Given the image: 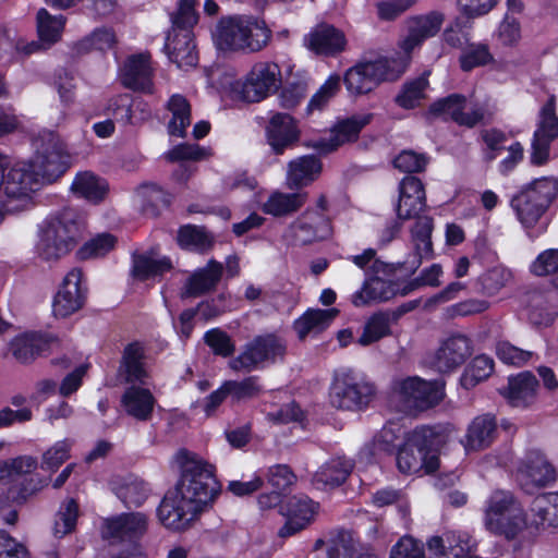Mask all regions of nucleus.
<instances>
[{
  "label": "nucleus",
  "instance_id": "obj_45",
  "mask_svg": "<svg viewBox=\"0 0 558 558\" xmlns=\"http://www.w3.org/2000/svg\"><path fill=\"white\" fill-rule=\"evenodd\" d=\"M306 193H281L276 192L269 196L263 206L266 214L280 217L299 210L306 202Z\"/></svg>",
  "mask_w": 558,
  "mask_h": 558
},
{
  "label": "nucleus",
  "instance_id": "obj_61",
  "mask_svg": "<svg viewBox=\"0 0 558 558\" xmlns=\"http://www.w3.org/2000/svg\"><path fill=\"white\" fill-rule=\"evenodd\" d=\"M530 271L537 277L558 272V248H547L541 252L530 265Z\"/></svg>",
  "mask_w": 558,
  "mask_h": 558
},
{
  "label": "nucleus",
  "instance_id": "obj_39",
  "mask_svg": "<svg viewBox=\"0 0 558 558\" xmlns=\"http://www.w3.org/2000/svg\"><path fill=\"white\" fill-rule=\"evenodd\" d=\"M144 349L138 342L126 345L123 352L120 374L126 383L146 385L147 372L143 363Z\"/></svg>",
  "mask_w": 558,
  "mask_h": 558
},
{
  "label": "nucleus",
  "instance_id": "obj_26",
  "mask_svg": "<svg viewBox=\"0 0 558 558\" xmlns=\"http://www.w3.org/2000/svg\"><path fill=\"white\" fill-rule=\"evenodd\" d=\"M151 77L153 70L148 53L133 54L124 62L121 81L126 88L135 92L150 93Z\"/></svg>",
  "mask_w": 558,
  "mask_h": 558
},
{
  "label": "nucleus",
  "instance_id": "obj_56",
  "mask_svg": "<svg viewBox=\"0 0 558 558\" xmlns=\"http://www.w3.org/2000/svg\"><path fill=\"white\" fill-rule=\"evenodd\" d=\"M390 333V318L385 313L374 314L366 323L359 343L367 345Z\"/></svg>",
  "mask_w": 558,
  "mask_h": 558
},
{
  "label": "nucleus",
  "instance_id": "obj_59",
  "mask_svg": "<svg viewBox=\"0 0 558 558\" xmlns=\"http://www.w3.org/2000/svg\"><path fill=\"white\" fill-rule=\"evenodd\" d=\"M226 388L229 389L230 396L236 401L255 398L262 391L257 376H250L239 381L228 380L226 381Z\"/></svg>",
  "mask_w": 558,
  "mask_h": 558
},
{
  "label": "nucleus",
  "instance_id": "obj_49",
  "mask_svg": "<svg viewBox=\"0 0 558 558\" xmlns=\"http://www.w3.org/2000/svg\"><path fill=\"white\" fill-rule=\"evenodd\" d=\"M494 60L489 47L483 43H469L459 58L460 68L464 72L484 66Z\"/></svg>",
  "mask_w": 558,
  "mask_h": 558
},
{
  "label": "nucleus",
  "instance_id": "obj_42",
  "mask_svg": "<svg viewBox=\"0 0 558 558\" xmlns=\"http://www.w3.org/2000/svg\"><path fill=\"white\" fill-rule=\"evenodd\" d=\"M178 242L184 250L206 254L214 247L215 238L204 227L186 225L178 232Z\"/></svg>",
  "mask_w": 558,
  "mask_h": 558
},
{
  "label": "nucleus",
  "instance_id": "obj_13",
  "mask_svg": "<svg viewBox=\"0 0 558 558\" xmlns=\"http://www.w3.org/2000/svg\"><path fill=\"white\" fill-rule=\"evenodd\" d=\"M392 390L409 407L421 410L438 404L444 398L441 383L424 380L418 376L395 379Z\"/></svg>",
  "mask_w": 558,
  "mask_h": 558
},
{
  "label": "nucleus",
  "instance_id": "obj_17",
  "mask_svg": "<svg viewBox=\"0 0 558 558\" xmlns=\"http://www.w3.org/2000/svg\"><path fill=\"white\" fill-rule=\"evenodd\" d=\"M445 22V14L440 11H430L426 14L415 15L408 20V34L400 40V48L410 54L420 48L425 40L435 37Z\"/></svg>",
  "mask_w": 558,
  "mask_h": 558
},
{
  "label": "nucleus",
  "instance_id": "obj_52",
  "mask_svg": "<svg viewBox=\"0 0 558 558\" xmlns=\"http://www.w3.org/2000/svg\"><path fill=\"white\" fill-rule=\"evenodd\" d=\"M198 63V54L194 43V33H177V66L189 71Z\"/></svg>",
  "mask_w": 558,
  "mask_h": 558
},
{
  "label": "nucleus",
  "instance_id": "obj_8",
  "mask_svg": "<svg viewBox=\"0 0 558 558\" xmlns=\"http://www.w3.org/2000/svg\"><path fill=\"white\" fill-rule=\"evenodd\" d=\"M558 194V183L539 178L526 185L511 199V207L524 228L534 227Z\"/></svg>",
  "mask_w": 558,
  "mask_h": 558
},
{
  "label": "nucleus",
  "instance_id": "obj_19",
  "mask_svg": "<svg viewBox=\"0 0 558 558\" xmlns=\"http://www.w3.org/2000/svg\"><path fill=\"white\" fill-rule=\"evenodd\" d=\"M223 264L211 258L204 267L189 274L181 289V298H199L216 290L222 276Z\"/></svg>",
  "mask_w": 558,
  "mask_h": 558
},
{
  "label": "nucleus",
  "instance_id": "obj_57",
  "mask_svg": "<svg viewBox=\"0 0 558 558\" xmlns=\"http://www.w3.org/2000/svg\"><path fill=\"white\" fill-rule=\"evenodd\" d=\"M319 505L306 496H292L287 502V514L299 520L305 521L307 526L316 515Z\"/></svg>",
  "mask_w": 558,
  "mask_h": 558
},
{
  "label": "nucleus",
  "instance_id": "obj_1",
  "mask_svg": "<svg viewBox=\"0 0 558 558\" xmlns=\"http://www.w3.org/2000/svg\"><path fill=\"white\" fill-rule=\"evenodd\" d=\"M221 493L216 468L186 448L177 451V532L192 527Z\"/></svg>",
  "mask_w": 558,
  "mask_h": 558
},
{
  "label": "nucleus",
  "instance_id": "obj_47",
  "mask_svg": "<svg viewBox=\"0 0 558 558\" xmlns=\"http://www.w3.org/2000/svg\"><path fill=\"white\" fill-rule=\"evenodd\" d=\"M64 23L63 15L52 16L46 9H40L37 13V31L40 41L47 46L58 41Z\"/></svg>",
  "mask_w": 558,
  "mask_h": 558
},
{
  "label": "nucleus",
  "instance_id": "obj_6",
  "mask_svg": "<svg viewBox=\"0 0 558 558\" xmlns=\"http://www.w3.org/2000/svg\"><path fill=\"white\" fill-rule=\"evenodd\" d=\"M35 155L28 163L38 182L51 183L69 167V155L64 143L52 131H41L33 142Z\"/></svg>",
  "mask_w": 558,
  "mask_h": 558
},
{
  "label": "nucleus",
  "instance_id": "obj_51",
  "mask_svg": "<svg viewBox=\"0 0 558 558\" xmlns=\"http://www.w3.org/2000/svg\"><path fill=\"white\" fill-rule=\"evenodd\" d=\"M493 369L494 362L490 357L486 355H477L465 368L461 377V384L464 388L470 389L489 377Z\"/></svg>",
  "mask_w": 558,
  "mask_h": 558
},
{
  "label": "nucleus",
  "instance_id": "obj_60",
  "mask_svg": "<svg viewBox=\"0 0 558 558\" xmlns=\"http://www.w3.org/2000/svg\"><path fill=\"white\" fill-rule=\"evenodd\" d=\"M197 0H179L177 5V33L193 32L198 22Z\"/></svg>",
  "mask_w": 558,
  "mask_h": 558
},
{
  "label": "nucleus",
  "instance_id": "obj_62",
  "mask_svg": "<svg viewBox=\"0 0 558 558\" xmlns=\"http://www.w3.org/2000/svg\"><path fill=\"white\" fill-rule=\"evenodd\" d=\"M340 87V76L331 75L320 86V88L313 95L308 105L307 111L313 112L315 110H322L327 102L337 94Z\"/></svg>",
  "mask_w": 558,
  "mask_h": 558
},
{
  "label": "nucleus",
  "instance_id": "obj_12",
  "mask_svg": "<svg viewBox=\"0 0 558 558\" xmlns=\"http://www.w3.org/2000/svg\"><path fill=\"white\" fill-rule=\"evenodd\" d=\"M555 97L550 96L538 114L537 128L531 142L530 162L544 166L550 158L551 143L558 137V118L555 112Z\"/></svg>",
  "mask_w": 558,
  "mask_h": 558
},
{
  "label": "nucleus",
  "instance_id": "obj_10",
  "mask_svg": "<svg viewBox=\"0 0 558 558\" xmlns=\"http://www.w3.org/2000/svg\"><path fill=\"white\" fill-rule=\"evenodd\" d=\"M397 62L388 59L360 62L350 68L343 77L351 95H363L375 89L384 81L397 80L403 70H396Z\"/></svg>",
  "mask_w": 558,
  "mask_h": 558
},
{
  "label": "nucleus",
  "instance_id": "obj_9",
  "mask_svg": "<svg viewBox=\"0 0 558 558\" xmlns=\"http://www.w3.org/2000/svg\"><path fill=\"white\" fill-rule=\"evenodd\" d=\"M286 352L287 343L282 338L272 333L257 336L229 365L235 372H251L282 360Z\"/></svg>",
  "mask_w": 558,
  "mask_h": 558
},
{
  "label": "nucleus",
  "instance_id": "obj_23",
  "mask_svg": "<svg viewBox=\"0 0 558 558\" xmlns=\"http://www.w3.org/2000/svg\"><path fill=\"white\" fill-rule=\"evenodd\" d=\"M38 180L31 170L28 163L16 162L11 168L8 167L3 184V199L9 205L13 199H26L29 194L36 190Z\"/></svg>",
  "mask_w": 558,
  "mask_h": 558
},
{
  "label": "nucleus",
  "instance_id": "obj_27",
  "mask_svg": "<svg viewBox=\"0 0 558 558\" xmlns=\"http://www.w3.org/2000/svg\"><path fill=\"white\" fill-rule=\"evenodd\" d=\"M299 135L296 121L288 113L272 114L266 126L267 142L276 154H282L299 140Z\"/></svg>",
  "mask_w": 558,
  "mask_h": 558
},
{
  "label": "nucleus",
  "instance_id": "obj_36",
  "mask_svg": "<svg viewBox=\"0 0 558 558\" xmlns=\"http://www.w3.org/2000/svg\"><path fill=\"white\" fill-rule=\"evenodd\" d=\"M144 215L156 218L170 208L172 195L156 183H143L136 189Z\"/></svg>",
  "mask_w": 558,
  "mask_h": 558
},
{
  "label": "nucleus",
  "instance_id": "obj_50",
  "mask_svg": "<svg viewBox=\"0 0 558 558\" xmlns=\"http://www.w3.org/2000/svg\"><path fill=\"white\" fill-rule=\"evenodd\" d=\"M117 244V238L108 232L99 233L85 242L77 251L80 259H92L106 256Z\"/></svg>",
  "mask_w": 558,
  "mask_h": 558
},
{
  "label": "nucleus",
  "instance_id": "obj_24",
  "mask_svg": "<svg viewBox=\"0 0 558 558\" xmlns=\"http://www.w3.org/2000/svg\"><path fill=\"white\" fill-rule=\"evenodd\" d=\"M538 380L531 372H522L509 377L508 386L501 390L507 402L519 409H529L537 401Z\"/></svg>",
  "mask_w": 558,
  "mask_h": 558
},
{
  "label": "nucleus",
  "instance_id": "obj_53",
  "mask_svg": "<svg viewBox=\"0 0 558 558\" xmlns=\"http://www.w3.org/2000/svg\"><path fill=\"white\" fill-rule=\"evenodd\" d=\"M116 495L126 507H140L147 498V484L138 478H129L117 488Z\"/></svg>",
  "mask_w": 558,
  "mask_h": 558
},
{
  "label": "nucleus",
  "instance_id": "obj_48",
  "mask_svg": "<svg viewBox=\"0 0 558 558\" xmlns=\"http://www.w3.org/2000/svg\"><path fill=\"white\" fill-rule=\"evenodd\" d=\"M415 223L411 229L412 241L420 258L428 256L432 252L430 235L433 231V219L426 215H418L414 218Z\"/></svg>",
  "mask_w": 558,
  "mask_h": 558
},
{
  "label": "nucleus",
  "instance_id": "obj_38",
  "mask_svg": "<svg viewBox=\"0 0 558 558\" xmlns=\"http://www.w3.org/2000/svg\"><path fill=\"white\" fill-rule=\"evenodd\" d=\"M121 403L129 415L146 421L151 415L155 398L149 389L132 385L124 391Z\"/></svg>",
  "mask_w": 558,
  "mask_h": 558
},
{
  "label": "nucleus",
  "instance_id": "obj_2",
  "mask_svg": "<svg viewBox=\"0 0 558 558\" xmlns=\"http://www.w3.org/2000/svg\"><path fill=\"white\" fill-rule=\"evenodd\" d=\"M272 37L266 22L253 15L222 16L213 32L219 51L254 53L268 46Z\"/></svg>",
  "mask_w": 558,
  "mask_h": 558
},
{
  "label": "nucleus",
  "instance_id": "obj_43",
  "mask_svg": "<svg viewBox=\"0 0 558 558\" xmlns=\"http://www.w3.org/2000/svg\"><path fill=\"white\" fill-rule=\"evenodd\" d=\"M337 315L338 310L336 308H311L295 320L294 328L299 337L303 339L310 332H317L327 328Z\"/></svg>",
  "mask_w": 558,
  "mask_h": 558
},
{
  "label": "nucleus",
  "instance_id": "obj_46",
  "mask_svg": "<svg viewBox=\"0 0 558 558\" xmlns=\"http://www.w3.org/2000/svg\"><path fill=\"white\" fill-rule=\"evenodd\" d=\"M427 87L428 80L426 74L410 80L403 84L401 92L396 97V102L403 109H413L425 98Z\"/></svg>",
  "mask_w": 558,
  "mask_h": 558
},
{
  "label": "nucleus",
  "instance_id": "obj_16",
  "mask_svg": "<svg viewBox=\"0 0 558 558\" xmlns=\"http://www.w3.org/2000/svg\"><path fill=\"white\" fill-rule=\"evenodd\" d=\"M372 114L353 116L339 121L331 130L328 138L311 140L306 147L328 154L338 149L341 145L356 141L361 130L371 122Z\"/></svg>",
  "mask_w": 558,
  "mask_h": 558
},
{
  "label": "nucleus",
  "instance_id": "obj_44",
  "mask_svg": "<svg viewBox=\"0 0 558 558\" xmlns=\"http://www.w3.org/2000/svg\"><path fill=\"white\" fill-rule=\"evenodd\" d=\"M535 517L533 524L558 527V493H546L536 496L531 505Z\"/></svg>",
  "mask_w": 558,
  "mask_h": 558
},
{
  "label": "nucleus",
  "instance_id": "obj_5",
  "mask_svg": "<svg viewBox=\"0 0 558 558\" xmlns=\"http://www.w3.org/2000/svg\"><path fill=\"white\" fill-rule=\"evenodd\" d=\"M485 529L507 539H513L526 526V519L521 505L508 490L497 489L485 501Z\"/></svg>",
  "mask_w": 558,
  "mask_h": 558
},
{
  "label": "nucleus",
  "instance_id": "obj_35",
  "mask_svg": "<svg viewBox=\"0 0 558 558\" xmlns=\"http://www.w3.org/2000/svg\"><path fill=\"white\" fill-rule=\"evenodd\" d=\"M352 470L353 463L350 459L343 457L332 458L315 472L313 484L320 489L337 487L344 483Z\"/></svg>",
  "mask_w": 558,
  "mask_h": 558
},
{
  "label": "nucleus",
  "instance_id": "obj_15",
  "mask_svg": "<svg viewBox=\"0 0 558 558\" xmlns=\"http://www.w3.org/2000/svg\"><path fill=\"white\" fill-rule=\"evenodd\" d=\"M289 233L295 245L323 241L331 234L330 220L324 214L307 209L290 225Z\"/></svg>",
  "mask_w": 558,
  "mask_h": 558
},
{
  "label": "nucleus",
  "instance_id": "obj_21",
  "mask_svg": "<svg viewBox=\"0 0 558 558\" xmlns=\"http://www.w3.org/2000/svg\"><path fill=\"white\" fill-rule=\"evenodd\" d=\"M82 277L78 268H73L64 277L53 300L54 316L68 317L83 306L85 294L81 287Z\"/></svg>",
  "mask_w": 558,
  "mask_h": 558
},
{
  "label": "nucleus",
  "instance_id": "obj_34",
  "mask_svg": "<svg viewBox=\"0 0 558 558\" xmlns=\"http://www.w3.org/2000/svg\"><path fill=\"white\" fill-rule=\"evenodd\" d=\"M51 341L50 336L25 333L12 340L10 351L17 362L26 364L44 353L50 347Z\"/></svg>",
  "mask_w": 558,
  "mask_h": 558
},
{
  "label": "nucleus",
  "instance_id": "obj_64",
  "mask_svg": "<svg viewBox=\"0 0 558 558\" xmlns=\"http://www.w3.org/2000/svg\"><path fill=\"white\" fill-rule=\"evenodd\" d=\"M389 558H425L424 544L412 536H403L391 547Z\"/></svg>",
  "mask_w": 558,
  "mask_h": 558
},
{
  "label": "nucleus",
  "instance_id": "obj_33",
  "mask_svg": "<svg viewBox=\"0 0 558 558\" xmlns=\"http://www.w3.org/2000/svg\"><path fill=\"white\" fill-rule=\"evenodd\" d=\"M398 288L390 280L372 277L364 281L362 288L353 293L352 304L362 307L372 303L386 302L397 294Z\"/></svg>",
  "mask_w": 558,
  "mask_h": 558
},
{
  "label": "nucleus",
  "instance_id": "obj_3",
  "mask_svg": "<svg viewBox=\"0 0 558 558\" xmlns=\"http://www.w3.org/2000/svg\"><path fill=\"white\" fill-rule=\"evenodd\" d=\"M447 442V435L435 427L421 426L408 434L398 451L397 465L405 474L422 469L432 473L439 468V451Z\"/></svg>",
  "mask_w": 558,
  "mask_h": 558
},
{
  "label": "nucleus",
  "instance_id": "obj_55",
  "mask_svg": "<svg viewBox=\"0 0 558 558\" xmlns=\"http://www.w3.org/2000/svg\"><path fill=\"white\" fill-rule=\"evenodd\" d=\"M78 505L74 499L65 500L56 515L53 532L57 537L71 533L76 525Z\"/></svg>",
  "mask_w": 558,
  "mask_h": 558
},
{
  "label": "nucleus",
  "instance_id": "obj_32",
  "mask_svg": "<svg viewBox=\"0 0 558 558\" xmlns=\"http://www.w3.org/2000/svg\"><path fill=\"white\" fill-rule=\"evenodd\" d=\"M518 476L522 487L532 492L533 488L545 487L555 482L556 471L543 456L536 454L529 459Z\"/></svg>",
  "mask_w": 558,
  "mask_h": 558
},
{
  "label": "nucleus",
  "instance_id": "obj_58",
  "mask_svg": "<svg viewBox=\"0 0 558 558\" xmlns=\"http://www.w3.org/2000/svg\"><path fill=\"white\" fill-rule=\"evenodd\" d=\"M513 278L512 271L501 265L488 269L482 277V286L486 294L495 295L508 286Z\"/></svg>",
  "mask_w": 558,
  "mask_h": 558
},
{
  "label": "nucleus",
  "instance_id": "obj_63",
  "mask_svg": "<svg viewBox=\"0 0 558 558\" xmlns=\"http://www.w3.org/2000/svg\"><path fill=\"white\" fill-rule=\"evenodd\" d=\"M496 354L502 363L518 367L526 364L533 355L531 351L522 350L507 341L497 344Z\"/></svg>",
  "mask_w": 558,
  "mask_h": 558
},
{
  "label": "nucleus",
  "instance_id": "obj_20",
  "mask_svg": "<svg viewBox=\"0 0 558 558\" xmlns=\"http://www.w3.org/2000/svg\"><path fill=\"white\" fill-rule=\"evenodd\" d=\"M426 193L422 181L407 175L399 184V198L396 214L400 220H410L426 209Z\"/></svg>",
  "mask_w": 558,
  "mask_h": 558
},
{
  "label": "nucleus",
  "instance_id": "obj_29",
  "mask_svg": "<svg viewBox=\"0 0 558 558\" xmlns=\"http://www.w3.org/2000/svg\"><path fill=\"white\" fill-rule=\"evenodd\" d=\"M131 259L130 276L137 281L162 277L172 269V260L170 257L160 256L153 251L134 252Z\"/></svg>",
  "mask_w": 558,
  "mask_h": 558
},
{
  "label": "nucleus",
  "instance_id": "obj_4",
  "mask_svg": "<svg viewBox=\"0 0 558 558\" xmlns=\"http://www.w3.org/2000/svg\"><path fill=\"white\" fill-rule=\"evenodd\" d=\"M81 231L77 215L71 209L48 217L39 229L36 245L38 256L46 262L64 257L77 245Z\"/></svg>",
  "mask_w": 558,
  "mask_h": 558
},
{
  "label": "nucleus",
  "instance_id": "obj_18",
  "mask_svg": "<svg viewBox=\"0 0 558 558\" xmlns=\"http://www.w3.org/2000/svg\"><path fill=\"white\" fill-rule=\"evenodd\" d=\"M468 108L465 96L452 94L435 101L429 111L435 116L451 119L459 125L473 128L483 120L484 111L477 106L470 108V110H466Z\"/></svg>",
  "mask_w": 558,
  "mask_h": 558
},
{
  "label": "nucleus",
  "instance_id": "obj_40",
  "mask_svg": "<svg viewBox=\"0 0 558 558\" xmlns=\"http://www.w3.org/2000/svg\"><path fill=\"white\" fill-rule=\"evenodd\" d=\"M71 190L76 195L93 202L99 203L105 199L109 185L108 182L90 171H84L76 174Z\"/></svg>",
  "mask_w": 558,
  "mask_h": 558
},
{
  "label": "nucleus",
  "instance_id": "obj_25",
  "mask_svg": "<svg viewBox=\"0 0 558 558\" xmlns=\"http://www.w3.org/2000/svg\"><path fill=\"white\" fill-rule=\"evenodd\" d=\"M497 436V422L494 415L483 414L473 418L464 437L460 440L466 453L488 448Z\"/></svg>",
  "mask_w": 558,
  "mask_h": 558
},
{
  "label": "nucleus",
  "instance_id": "obj_37",
  "mask_svg": "<svg viewBox=\"0 0 558 558\" xmlns=\"http://www.w3.org/2000/svg\"><path fill=\"white\" fill-rule=\"evenodd\" d=\"M322 171L320 160L306 155L299 157L289 163L287 184L290 189H299L311 184Z\"/></svg>",
  "mask_w": 558,
  "mask_h": 558
},
{
  "label": "nucleus",
  "instance_id": "obj_11",
  "mask_svg": "<svg viewBox=\"0 0 558 558\" xmlns=\"http://www.w3.org/2000/svg\"><path fill=\"white\" fill-rule=\"evenodd\" d=\"M282 82L280 66L275 62H257L241 85V97L247 102H258L276 93Z\"/></svg>",
  "mask_w": 558,
  "mask_h": 558
},
{
  "label": "nucleus",
  "instance_id": "obj_7",
  "mask_svg": "<svg viewBox=\"0 0 558 558\" xmlns=\"http://www.w3.org/2000/svg\"><path fill=\"white\" fill-rule=\"evenodd\" d=\"M374 392V385L362 373L341 367L333 373L329 401L336 409L356 411L369 403Z\"/></svg>",
  "mask_w": 558,
  "mask_h": 558
},
{
  "label": "nucleus",
  "instance_id": "obj_31",
  "mask_svg": "<svg viewBox=\"0 0 558 558\" xmlns=\"http://www.w3.org/2000/svg\"><path fill=\"white\" fill-rule=\"evenodd\" d=\"M306 47L317 54L332 56L341 52L345 46L342 32L331 25L322 24L304 38Z\"/></svg>",
  "mask_w": 558,
  "mask_h": 558
},
{
  "label": "nucleus",
  "instance_id": "obj_14",
  "mask_svg": "<svg viewBox=\"0 0 558 558\" xmlns=\"http://www.w3.org/2000/svg\"><path fill=\"white\" fill-rule=\"evenodd\" d=\"M471 340L461 333L444 339L428 364L439 373H449L460 367L472 355Z\"/></svg>",
  "mask_w": 558,
  "mask_h": 558
},
{
  "label": "nucleus",
  "instance_id": "obj_41",
  "mask_svg": "<svg viewBox=\"0 0 558 558\" xmlns=\"http://www.w3.org/2000/svg\"><path fill=\"white\" fill-rule=\"evenodd\" d=\"M210 156V148L198 144L183 143L177 145V181H185L196 171V168L187 162L206 160Z\"/></svg>",
  "mask_w": 558,
  "mask_h": 558
},
{
  "label": "nucleus",
  "instance_id": "obj_30",
  "mask_svg": "<svg viewBox=\"0 0 558 558\" xmlns=\"http://www.w3.org/2000/svg\"><path fill=\"white\" fill-rule=\"evenodd\" d=\"M108 110L123 124H141L150 118L151 111L142 98L131 99L129 95H119L109 102Z\"/></svg>",
  "mask_w": 558,
  "mask_h": 558
},
{
  "label": "nucleus",
  "instance_id": "obj_22",
  "mask_svg": "<svg viewBox=\"0 0 558 558\" xmlns=\"http://www.w3.org/2000/svg\"><path fill=\"white\" fill-rule=\"evenodd\" d=\"M429 558H463L472 553L475 543L465 532L448 531L440 536H433L426 543Z\"/></svg>",
  "mask_w": 558,
  "mask_h": 558
},
{
  "label": "nucleus",
  "instance_id": "obj_54",
  "mask_svg": "<svg viewBox=\"0 0 558 558\" xmlns=\"http://www.w3.org/2000/svg\"><path fill=\"white\" fill-rule=\"evenodd\" d=\"M73 440L63 439L48 448L41 458L40 468L45 471L56 472L69 458Z\"/></svg>",
  "mask_w": 558,
  "mask_h": 558
},
{
  "label": "nucleus",
  "instance_id": "obj_28",
  "mask_svg": "<svg viewBox=\"0 0 558 558\" xmlns=\"http://www.w3.org/2000/svg\"><path fill=\"white\" fill-rule=\"evenodd\" d=\"M148 519L142 512L122 513L106 521V535L120 541L135 542L147 531Z\"/></svg>",
  "mask_w": 558,
  "mask_h": 558
}]
</instances>
